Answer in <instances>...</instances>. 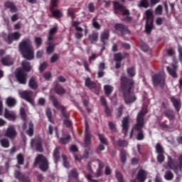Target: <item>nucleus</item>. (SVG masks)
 <instances>
[{"mask_svg":"<svg viewBox=\"0 0 182 182\" xmlns=\"http://www.w3.org/2000/svg\"><path fill=\"white\" fill-rule=\"evenodd\" d=\"M99 34L97 33H93L92 35L90 36V41L91 42H96L97 41V37Z\"/></svg>","mask_w":182,"mask_h":182,"instance_id":"e433bc0d","label":"nucleus"},{"mask_svg":"<svg viewBox=\"0 0 182 182\" xmlns=\"http://www.w3.org/2000/svg\"><path fill=\"white\" fill-rule=\"evenodd\" d=\"M20 114L23 120H26V113H25V109L23 108L20 109Z\"/></svg>","mask_w":182,"mask_h":182,"instance_id":"de8ad7c7","label":"nucleus"},{"mask_svg":"<svg viewBox=\"0 0 182 182\" xmlns=\"http://www.w3.org/2000/svg\"><path fill=\"white\" fill-rule=\"evenodd\" d=\"M85 143L87 146L90 143V134H87L85 138Z\"/></svg>","mask_w":182,"mask_h":182,"instance_id":"bf43d9fd","label":"nucleus"},{"mask_svg":"<svg viewBox=\"0 0 182 182\" xmlns=\"http://www.w3.org/2000/svg\"><path fill=\"white\" fill-rule=\"evenodd\" d=\"M164 79H166L164 74H155L152 77L154 86H158V85L162 86V85H164Z\"/></svg>","mask_w":182,"mask_h":182,"instance_id":"6e6552de","label":"nucleus"},{"mask_svg":"<svg viewBox=\"0 0 182 182\" xmlns=\"http://www.w3.org/2000/svg\"><path fill=\"white\" fill-rule=\"evenodd\" d=\"M155 12L157 15H161V14H163V7L161 6H158L156 8Z\"/></svg>","mask_w":182,"mask_h":182,"instance_id":"09e8293b","label":"nucleus"},{"mask_svg":"<svg viewBox=\"0 0 182 182\" xmlns=\"http://www.w3.org/2000/svg\"><path fill=\"white\" fill-rule=\"evenodd\" d=\"M46 114H47L49 122H52V112H50V109H47Z\"/></svg>","mask_w":182,"mask_h":182,"instance_id":"13d9d810","label":"nucleus"},{"mask_svg":"<svg viewBox=\"0 0 182 182\" xmlns=\"http://www.w3.org/2000/svg\"><path fill=\"white\" fill-rule=\"evenodd\" d=\"M58 59H59V56L58 55V54H54L50 58V63H55V62H56V60H58Z\"/></svg>","mask_w":182,"mask_h":182,"instance_id":"8fccbe9b","label":"nucleus"},{"mask_svg":"<svg viewBox=\"0 0 182 182\" xmlns=\"http://www.w3.org/2000/svg\"><path fill=\"white\" fill-rule=\"evenodd\" d=\"M67 157L65 155H63V166L64 167H65L66 168H69V167H70V164H69V162H68L67 160Z\"/></svg>","mask_w":182,"mask_h":182,"instance_id":"a19ab883","label":"nucleus"},{"mask_svg":"<svg viewBox=\"0 0 182 182\" xmlns=\"http://www.w3.org/2000/svg\"><path fill=\"white\" fill-rule=\"evenodd\" d=\"M21 34L18 32L11 33L9 35L3 33L1 38H3V39L7 42V43L11 44L14 42V41H18V39H21Z\"/></svg>","mask_w":182,"mask_h":182,"instance_id":"39448f33","label":"nucleus"},{"mask_svg":"<svg viewBox=\"0 0 182 182\" xmlns=\"http://www.w3.org/2000/svg\"><path fill=\"white\" fill-rule=\"evenodd\" d=\"M4 5L6 8H9L11 12H16V11H18L16 6H15V5H14V4L11 2L7 1Z\"/></svg>","mask_w":182,"mask_h":182,"instance_id":"b1692460","label":"nucleus"},{"mask_svg":"<svg viewBox=\"0 0 182 182\" xmlns=\"http://www.w3.org/2000/svg\"><path fill=\"white\" fill-rule=\"evenodd\" d=\"M92 26L96 29H100V24H99L95 19L92 21Z\"/></svg>","mask_w":182,"mask_h":182,"instance_id":"680f3d73","label":"nucleus"},{"mask_svg":"<svg viewBox=\"0 0 182 182\" xmlns=\"http://www.w3.org/2000/svg\"><path fill=\"white\" fill-rule=\"evenodd\" d=\"M107 39H109V31H104L101 33V41H102V42H105V41H107Z\"/></svg>","mask_w":182,"mask_h":182,"instance_id":"cd10ccee","label":"nucleus"},{"mask_svg":"<svg viewBox=\"0 0 182 182\" xmlns=\"http://www.w3.org/2000/svg\"><path fill=\"white\" fill-rule=\"evenodd\" d=\"M42 56H43V50H40L37 51V53H36V58H42Z\"/></svg>","mask_w":182,"mask_h":182,"instance_id":"69168bd1","label":"nucleus"},{"mask_svg":"<svg viewBox=\"0 0 182 182\" xmlns=\"http://www.w3.org/2000/svg\"><path fill=\"white\" fill-rule=\"evenodd\" d=\"M69 139H70V136L69 135L66 138H61L60 143H61V144H66L69 143Z\"/></svg>","mask_w":182,"mask_h":182,"instance_id":"37998d69","label":"nucleus"},{"mask_svg":"<svg viewBox=\"0 0 182 182\" xmlns=\"http://www.w3.org/2000/svg\"><path fill=\"white\" fill-rule=\"evenodd\" d=\"M122 127L123 130H125V132L127 133V130H129V117L123 118Z\"/></svg>","mask_w":182,"mask_h":182,"instance_id":"412c9836","label":"nucleus"},{"mask_svg":"<svg viewBox=\"0 0 182 182\" xmlns=\"http://www.w3.org/2000/svg\"><path fill=\"white\" fill-rule=\"evenodd\" d=\"M0 144L1 147L8 149V147H9V141L7 139H2L0 140Z\"/></svg>","mask_w":182,"mask_h":182,"instance_id":"bb28decb","label":"nucleus"},{"mask_svg":"<svg viewBox=\"0 0 182 182\" xmlns=\"http://www.w3.org/2000/svg\"><path fill=\"white\" fill-rule=\"evenodd\" d=\"M138 6L139 8H149V1L147 0H141Z\"/></svg>","mask_w":182,"mask_h":182,"instance_id":"c85d7f7f","label":"nucleus"},{"mask_svg":"<svg viewBox=\"0 0 182 182\" xmlns=\"http://www.w3.org/2000/svg\"><path fill=\"white\" fill-rule=\"evenodd\" d=\"M58 6V0H51V6L50 7V11H53V8Z\"/></svg>","mask_w":182,"mask_h":182,"instance_id":"864d4df0","label":"nucleus"},{"mask_svg":"<svg viewBox=\"0 0 182 182\" xmlns=\"http://www.w3.org/2000/svg\"><path fill=\"white\" fill-rule=\"evenodd\" d=\"M4 117L9 120H15V119H16V114L14 112V111H10L8 109H5Z\"/></svg>","mask_w":182,"mask_h":182,"instance_id":"4468645a","label":"nucleus"},{"mask_svg":"<svg viewBox=\"0 0 182 182\" xmlns=\"http://www.w3.org/2000/svg\"><path fill=\"white\" fill-rule=\"evenodd\" d=\"M114 28L117 31H120L121 32H123L124 29H126V28L124 26V25L120 24V23L116 24L114 26Z\"/></svg>","mask_w":182,"mask_h":182,"instance_id":"58836bf2","label":"nucleus"},{"mask_svg":"<svg viewBox=\"0 0 182 182\" xmlns=\"http://www.w3.org/2000/svg\"><path fill=\"white\" fill-rule=\"evenodd\" d=\"M98 137H99L100 142L102 144H107V141L106 140V138L105 137V136H103L102 134H99Z\"/></svg>","mask_w":182,"mask_h":182,"instance_id":"79ce46f5","label":"nucleus"},{"mask_svg":"<svg viewBox=\"0 0 182 182\" xmlns=\"http://www.w3.org/2000/svg\"><path fill=\"white\" fill-rule=\"evenodd\" d=\"M168 73H169L170 76H172V77H177V73H176V70L169 68L168 67H166Z\"/></svg>","mask_w":182,"mask_h":182,"instance_id":"473e14b6","label":"nucleus"},{"mask_svg":"<svg viewBox=\"0 0 182 182\" xmlns=\"http://www.w3.org/2000/svg\"><path fill=\"white\" fill-rule=\"evenodd\" d=\"M121 160L122 161V163H126V151H121Z\"/></svg>","mask_w":182,"mask_h":182,"instance_id":"3c124183","label":"nucleus"},{"mask_svg":"<svg viewBox=\"0 0 182 182\" xmlns=\"http://www.w3.org/2000/svg\"><path fill=\"white\" fill-rule=\"evenodd\" d=\"M53 156H54L55 163L56 164V163H58V161H59V159H60L58 148L55 149Z\"/></svg>","mask_w":182,"mask_h":182,"instance_id":"c756f323","label":"nucleus"},{"mask_svg":"<svg viewBox=\"0 0 182 182\" xmlns=\"http://www.w3.org/2000/svg\"><path fill=\"white\" fill-rule=\"evenodd\" d=\"M50 99L53 103V106L56 107V109H58V110H63V107L60 105V104L59 103V102H58V100H56L55 97H51Z\"/></svg>","mask_w":182,"mask_h":182,"instance_id":"5701e85b","label":"nucleus"},{"mask_svg":"<svg viewBox=\"0 0 182 182\" xmlns=\"http://www.w3.org/2000/svg\"><path fill=\"white\" fill-rule=\"evenodd\" d=\"M103 165L102 164H99V168L97 169L96 173H95V176L96 177H100V176H102V174L103 173Z\"/></svg>","mask_w":182,"mask_h":182,"instance_id":"f704fd0d","label":"nucleus"},{"mask_svg":"<svg viewBox=\"0 0 182 182\" xmlns=\"http://www.w3.org/2000/svg\"><path fill=\"white\" fill-rule=\"evenodd\" d=\"M144 114L142 112H140L136 118V124L132 128V130L130 134V139L133 137L134 134H137L136 139L143 140L144 139V134H143V126H144Z\"/></svg>","mask_w":182,"mask_h":182,"instance_id":"f03ea898","label":"nucleus"},{"mask_svg":"<svg viewBox=\"0 0 182 182\" xmlns=\"http://www.w3.org/2000/svg\"><path fill=\"white\" fill-rule=\"evenodd\" d=\"M124 100L127 105H130L133 102H136V96L130 91V90L124 91Z\"/></svg>","mask_w":182,"mask_h":182,"instance_id":"9b49d317","label":"nucleus"},{"mask_svg":"<svg viewBox=\"0 0 182 182\" xmlns=\"http://www.w3.org/2000/svg\"><path fill=\"white\" fill-rule=\"evenodd\" d=\"M124 57L121 53H117L114 55V59L116 62H120L123 60Z\"/></svg>","mask_w":182,"mask_h":182,"instance_id":"c9c22d12","label":"nucleus"},{"mask_svg":"<svg viewBox=\"0 0 182 182\" xmlns=\"http://www.w3.org/2000/svg\"><path fill=\"white\" fill-rule=\"evenodd\" d=\"M171 102L177 112H180V109H181V102L179 100H177L175 97L171 98Z\"/></svg>","mask_w":182,"mask_h":182,"instance_id":"dca6fc26","label":"nucleus"},{"mask_svg":"<svg viewBox=\"0 0 182 182\" xmlns=\"http://www.w3.org/2000/svg\"><path fill=\"white\" fill-rule=\"evenodd\" d=\"M18 132H16V129L14 125H9L6 129L5 132V137H8L9 139H14L16 137Z\"/></svg>","mask_w":182,"mask_h":182,"instance_id":"1a4fd4ad","label":"nucleus"},{"mask_svg":"<svg viewBox=\"0 0 182 182\" xmlns=\"http://www.w3.org/2000/svg\"><path fill=\"white\" fill-rule=\"evenodd\" d=\"M115 174L118 181L123 182V176H122V173H120L119 171H116Z\"/></svg>","mask_w":182,"mask_h":182,"instance_id":"5fc2aeb1","label":"nucleus"},{"mask_svg":"<svg viewBox=\"0 0 182 182\" xmlns=\"http://www.w3.org/2000/svg\"><path fill=\"white\" fill-rule=\"evenodd\" d=\"M53 16H54V18H60L62 16V13L58 10L54 11H53Z\"/></svg>","mask_w":182,"mask_h":182,"instance_id":"a18cd8bd","label":"nucleus"},{"mask_svg":"<svg viewBox=\"0 0 182 182\" xmlns=\"http://www.w3.org/2000/svg\"><path fill=\"white\" fill-rule=\"evenodd\" d=\"M43 77L45 79L49 80L50 77H52V73H50V72H47L44 73Z\"/></svg>","mask_w":182,"mask_h":182,"instance_id":"0e129e2a","label":"nucleus"},{"mask_svg":"<svg viewBox=\"0 0 182 182\" xmlns=\"http://www.w3.org/2000/svg\"><path fill=\"white\" fill-rule=\"evenodd\" d=\"M77 176V172L76 171V170L72 171L69 173V178H76Z\"/></svg>","mask_w":182,"mask_h":182,"instance_id":"6e6d98bb","label":"nucleus"},{"mask_svg":"<svg viewBox=\"0 0 182 182\" xmlns=\"http://www.w3.org/2000/svg\"><path fill=\"white\" fill-rule=\"evenodd\" d=\"M34 165L38 166L39 168L42 170V171H46V170L49 168V163L48 162V159H46V158L42 155H38L36 158Z\"/></svg>","mask_w":182,"mask_h":182,"instance_id":"7ed1b4c3","label":"nucleus"},{"mask_svg":"<svg viewBox=\"0 0 182 182\" xmlns=\"http://www.w3.org/2000/svg\"><path fill=\"white\" fill-rule=\"evenodd\" d=\"M118 146H119V147H126V146H127V141H118Z\"/></svg>","mask_w":182,"mask_h":182,"instance_id":"052dcab7","label":"nucleus"},{"mask_svg":"<svg viewBox=\"0 0 182 182\" xmlns=\"http://www.w3.org/2000/svg\"><path fill=\"white\" fill-rule=\"evenodd\" d=\"M6 105L9 107H14L16 105V100L12 97H9L6 99Z\"/></svg>","mask_w":182,"mask_h":182,"instance_id":"4be33fe9","label":"nucleus"},{"mask_svg":"<svg viewBox=\"0 0 182 182\" xmlns=\"http://www.w3.org/2000/svg\"><path fill=\"white\" fill-rule=\"evenodd\" d=\"M157 159L159 163H163V161H164V156L161 154H159L158 155Z\"/></svg>","mask_w":182,"mask_h":182,"instance_id":"e2e57ef3","label":"nucleus"},{"mask_svg":"<svg viewBox=\"0 0 182 182\" xmlns=\"http://www.w3.org/2000/svg\"><path fill=\"white\" fill-rule=\"evenodd\" d=\"M36 144V148L38 151H42V145L41 144V141H37L36 139H32L31 146L33 147V145Z\"/></svg>","mask_w":182,"mask_h":182,"instance_id":"6ab92c4d","label":"nucleus"},{"mask_svg":"<svg viewBox=\"0 0 182 182\" xmlns=\"http://www.w3.org/2000/svg\"><path fill=\"white\" fill-rule=\"evenodd\" d=\"M27 134L28 136H33V124L30 122L28 129L27 130Z\"/></svg>","mask_w":182,"mask_h":182,"instance_id":"72a5a7b5","label":"nucleus"},{"mask_svg":"<svg viewBox=\"0 0 182 182\" xmlns=\"http://www.w3.org/2000/svg\"><path fill=\"white\" fill-rule=\"evenodd\" d=\"M22 66L23 70H25L26 72H29V70L32 69V66H31V63H29V62L23 61Z\"/></svg>","mask_w":182,"mask_h":182,"instance_id":"a878e982","label":"nucleus"},{"mask_svg":"<svg viewBox=\"0 0 182 182\" xmlns=\"http://www.w3.org/2000/svg\"><path fill=\"white\" fill-rule=\"evenodd\" d=\"M178 53H179V59H180L181 62L182 63V48H181V46H178Z\"/></svg>","mask_w":182,"mask_h":182,"instance_id":"774afa93","label":"nucleus"},{"mask_svg":"<svg viewBox=\"0 0 182 182\" xmlns=\"http://www.w3.org/2000/svg\"><path fill=\"white\" fill-rule=\"evenodd\" d=\"M14 176L16 178H18V180H21L23 182H31L29 178L23 176V175H22V173H21L19 171H16Z\"/></svg>","mask_w":182,"mask_h":182,"instance_id":"2eb2a0df","label":"nucleus"},{"mask_svg":"<svg viewBox=\"0 0 182 182\" xmlns=\"http://www.w3.org/2000/svg\"><path fill=\"white\" fill-rule=\"evenodd\" d=\"M1 63L5 66H11V65H14V60L9 56H6L1 59Z\"/></svg>","mask_w":182,"mask_h":182,"instance_id":"f3484780","label":"nucleus"},{"mask_svg":"<svg viewBox=\"0 0 182 182\" xmlns=\"http://www.w3.org/2000/svg\"><path fill=\"white\" fill-rule=\"evenodd\" d=\"M166 180H173V177H174V175H173V173L170 172V171H167L165 173L164 176Z\"/></svg>","mask_w":182,"mask_h":182,"instance_id":"ea45409f","label":"nucleus"},{"mask_svg":"<svg viewBox=\"0 0 182 182\" xmlns=\"http://www.w3.org/2000/svg\"><path fill=\"white\" fill-rule=\"evenodd\" d=\"M72 25L73 26H76L75 29H76V31H77V33H75V38L77 39H81V38H83V34H82V33H80L83 31V29L82 28V27L77 26V25H79V22L73 21Z\"/></svg>","mask_w":182,"mask_h":182,"instance_id":"ddd939ff","label":"nucleus"},{"mask_svg":"<svg viewBox=\"0 0 182 182\" xmlns=\"http://www.w3.org/2000/svg\"><path fill=\"white\" fill-rule=\"evenodd\" d=\"M28 86L31 89H37L38 88V83H36V80H35V78L32 77L30 79L28 82Z\"/></svg>","mask_w":182,"mask_h":182,"instance_id":"393cba45","label":"nucleus"},{"mask_svg":"<svg viewBox=\"0 0 182 182\" xmlns=\"http://www.w3.org/2000/svg\"><path fill=\"white\" fill-rule=\"evenodd\" d=\"M168 164L170 167V168H171V170H173L174 173H176V174H177V173H178V168H177V166H176V165L174 164V162L173 161V159H171V158L170 156H168Z\"/></svg>","mask_w":182,"mask_h":182,"instance_id":"a211bd4d","label":"nucleus"},{"mask_svg":"<svg viewBox=\"0 0 182 182\" xmlns=\"http://www.w3.org/2000/svg\"><path fill=\"white\" fill-rule=\"evenodd\" d=\"M16 77L21 85H26V74L21 68L16 70Z\"/></svg>","mask_w":182,"mask_h":182,"instance_id":"0eeeda50","label":"nucleus"},{"mask_svg":"<svg viewBox=\"0 0 182 182\" xmlns=\"http://www.w3.org/2000/svg\"><path fill=\"white\" fill-rule=\"evenodd\" d=\"M145 15L146 16L145 31L146 33H150L151 29H153V11L151 10H146Z\"/></svg>","mask_w":182,"mask_h":182,"instance_id":"20e7f679","label":"nucleus"},{"mask_svg":"<svg viewBox=\"0 0 182 182\" xmlns=\"http://www.w3.org/2000/svg\"><path fill=\"white\" fill-rule=\"evenodd\" d=\"M114 4V14H117V11H119V12H122L123 15H129L130 12L129 10L126 9V8L120 4L119 1H113Z\"/></svg>","mask_w":182,"mask_h":182,"instance_id":"9d476101","label":"nucleus"},{"mask_svg":"<svg viewBox=\"0 0 182 182\" xmlns=\"http://www.w3.org/2000/svg\"><path fill=\"white\" fill-rule=\"evenodd\" d=\"M109 126L112 132H116V125L113 122H109Z\"/></svg>","mask_w":182,"mask_h":182,"instance_id":"338daca9","label":"nucleus"},{"mask_svg":"<svg viewBox=\"0 0 182 182\" xmlns=\"http://www.w3.org/2000/svg\"><path fill=\"white\" fill-rule=\"evenodd\" d=\"M127 73H128V75H129V76H131V77H133V76H134V75H136V72L134 71V68H129L127 70Z\"/></svg>","mask_w":182,"mask_h":182,"instance_id":"603ef678","label":"nucleus"},{"mask_svg":"<svg viewBox=\"0 0 182 182\" xmlns=\"http://www.w3.org/2000/svg\"><path fill=\"white\" fill-rule=\"evenodd\" d=\"M35 45L37 48H39L42 45V38L41 37H35L34 38Z\"/></svg>","mask_w":182,"mask_h":182,"instance_id":"2f4dec72","label":"nucleus"},{"mask_svg":"<svg viewBox=\"0 0 182 182\" xmlns=\"http://www.w3.org/2000/svg\"><path fill=\"white\" fill-rule=\"evenodd\" d=\"M55 92L58 95H63L65 93V89L62 87H58L55 89Z\"/></svg>","mask_w":182,"mask_h":182,"instance_id":"49530a36","label":"nucleus"},{"mask_svg":"<svg viewBox=\"0 0 182 182\" xmlns=\"http://www.w3.org/2000/svg\"><path fill=\"white\" fill-rule=\"evenodd\" d=\"M156 153H163L164 151L163 147H161V145H160V144H157L156 145Z\"/></svg>","mask_w":182,"mask_h":182,"instance_id":"4d7b16f0","label":"nucleus"},{"mask_svg":"<svg viewBox=\"0 0 182 182\" xmlns=\"http://www.w3.org/2000/svg\"><path fill=\"white\" fill-rule=\"evenodd\" d=\"M18 95L21 99H24V100H26V102L33 106L34 102L33 98H32L33 93L32 91H18Z\"/></svg>","mask_w":182,"mask_h":182,"instance_id":"423d86ee","label":"nucleus"},{"mask_svg":"<svg viewBox=\"0 0 182 182\" xmlns=\"http://www.w3.org/2000/svg\"><path fill=\"white\" fill-rule=\"evenodd\" d=\"M104 90H105L106 95H110V93H112V92H113V87H112L110 85H105L104 87Z\"/></svg>","mask_w":182,"mask_h":182,"instance_id":"7c9ffc66","label":"nucleus"},{"mask_svg":"<svg viewBox=\"0 0 182 182\" xmlns=\"http://www.w3.org/2000/svg\"><path fill=\"white\" fill-rule=\"evenodd\" d=\"M50 41H53V38L52 36H48L47 42V45H48V46L46 48V53L48 55H50V53H53V50H55V44L52 43Z\"/></svg>","mask_w":182,"mask_h":182,"instance_id":"f8f14e48","label":"nucleus"},{"mask_svg":"<svg viewBox=\"0 0 182 182\" xmlns=\"http://www.w3.org/2000/svg\"><path fill=\"white\" fill-rule=\"evenodd\" d=\"M85 85L88 89H95V87H96V84L90 80V78L85 79Z\"/></svg>","mask_w":182,"mask_h":182,"instance_id":"aec40b11","label":"nucleus"},{"mask_svg":"<svg viewBox=\"0 0 182 182\" xmlns=\"http://www.w3.org/2000/svg\"><path fill=\"white\" fill-rule=\"evenodd\" d=\"M18 164H23V156L22 154L17 155Z\"/></svg>","mask_w":182,"mask_h":182,"instance_id":"c03bdc74","label":"nucleus"},{"mask_svg":"<svg viewBox=\"0 0 182 182\" xmlns=\"http://www.w3.org/2000/svg\"><path fill=\"white\" fill-rule=\"evenodd\" d=\"M48 68V63L46 62H43V63L40 64V67L38 68L39 72H43L45 69Z\"/></svg>","mask_w":182,"mask_h":182,"instance_id":"4c0bfd02","label":"nucleus"},{"mask_svg":"<svg viewBox=\"0 0 182 182\" xmlns=\"http://www.w3.org/2000/svg\"><path fill=\"white\" fill-rule=\"evenodd\" d=\"M19 50L22 56L27 60H32L34 58L35 51L32 46V41L29 39H26L19 43Z\"/></svg>","mask_w":182,"mask_h":182,"instance_id":"f257e3e1","label":"nucleus"}]
</instances>
